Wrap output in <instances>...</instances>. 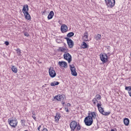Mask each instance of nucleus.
Returning a JSON list of instances; mask_svg holds the SVG:
<instances>
[{"instance_id": "nucleus-1", "label": "nucleus", "mask_w": 131, "mask_h": 131, "mask_svg": "<svg viewBox=\"0 0 131 131\" xmlns=\"http://www.w3.org/2000/svg\"><path fill=\"white\" fill-rule=\"evenodd\" d=\"M96 117H97V114L95 112L89 113L88 116L86 117L84 120L85 125L87 126H91L94 122L93 119H96Z\"/></svg>"}, {"instance_id": "nucleus-2", "label": "nucleus", "mask_w": 131, "mask_h": 131, "mask_svg": "<svg viewBox=\"0 0 131 131\" xmlns=\"http://www.w3.org/2000/svg\"><path fill=\"white\" fill-rule=\"evenodd\" d=\"M70 126L73 131H74L75 129L76 131H79L81 129L80 125L77 124V122L75 121H72L70 123Z\"/></svg>"}, {"instance_id": "nucleus-3", "label": "nucleus", "mask_w": 131, "mask_h": 131, "mask_svg": "<svg viewBox=\"0 0 131 131\" xmlns=\"http://www.w3.org/2000/svg\"><path fill=\"white\" fill-rule=\"evenodd\" d=\"M9 124L12 127H16L18 125V121L16 118H12L11 120L8 119Z\"/></svg>"}, {"instance_id": "nucleus-4", "label": "nucleus", "mask_w": 131, "mask_h": 131, "mask_svg": "<svg viewBox=\"0 0 131 131\" xmlns=\"http://www.w3.org/2000/svg\"><path fill=\"white\" fill-rule=\"evenodd\" d=\"M97 106L98 109L100 113H101L103 115H109V113H105L104 111V109H103L102 108V107H101L102 103L101 102V101H99V103H97Z\"/></svg>"}, {"instance_id": "nucleus-5", "label": "nucleus", "mask_w": 131, "mask_h": 131, "mask_svg": "<svg viewBox=\"0 0 131 131\" xmlns=\"http://www.w3.org/2000/svg\"><path fill=\"white\" fill-rule=\"evenodd\" d=\"M100 59L103 64L107 63L108 61V55L105 53L101 54L100 55Z\"/></svg>"}, {"instance_id": "nucleus-6", "label": "nucleus", "mask_w": 131, "mask_h": 131, "mask_svg": "<svg viewBox=\"0 0 131 131\" xmlns=\"http://www.w3.org/2000/svg\"><path fill=\"white\" fill-rule=\"evenodd\" d=\"M105 3L108 8H113L115 6V0H105Z\"/></svg>"}, {"instance_id": "nucleus-7", "label": "nucleus", "mask_w": 131, "mask_h": 131, "mask_svg": "<svg viewBox=\"0 0 131 131\" xmlns=\"http://www.w3.org/2000/svg\"><path fill=\"white\" fill-rule=\"evenodd\" d=\"M63 58L65 60L68 61V63H71V61H72V57H71V55L68 52H66L63 55Z\"/></svg>"}, {"instance_id": "nucleus-8", "label": "nucleus", "mask_w": 131, "mask_h": 131, "mask_svg": "<svg viewBox=\"0 0 131 131\" xmlns=\"http://www.w3.org/2000/svg\"><path fill=\"white\" fill-rule=\"evenodd\" d=\"M70 67L72 75L73 76H77V72H76V69L74 67V66L70 65Z\"/></svg>"}, {"instance_id": "nucleus-9", "label": "nucleus", "mask_w": 131, "mask_h": 131, "mask_svg": "<svg viewBox=\"0 0 131 131\" xmlns=\"http://www.w3.org/2000/svg\"><path fill=\"white\" fill-rule=\"evenodd\" d=\"M49 75L51 76V77H55L57 74H56V72L55 70H54V68L53 67H50L49 70Z\"/></svg>"}, {"instance_id": "nucleus-10", "label": "nucleus", "mask_w": 131, "mask_h": 131, "mask_svg": "<svg viewBox=\"0 0 131 131\" xmlns=\"http://www.w3.org/2000/svg\"><path fill=\"white\" fill-rule=\"evenodd\" d=\"M60 30L62 33H65V32L68 31V27L65 24L62 25L60 28Z\"/></svg>"}, {"instance_id": "nucleus-11", "label": "nucleus", "mask_w": 131, "mask_h": 131, "mask_svg": "<svg viewBox=\"0 0 131 131\" xmlns=\"http://www.w3.org/2000/svg\"><path fill=\"white\" fill-rule=\"evenodd\" d=\"M66 39H67L68 45L71 49V48H73V46H74V43H73V41L71 40V39H69V38H66Z\"/></svg>"}, {"instance_id": "nucleus-12", "label": "nucleus", "mask_w": 131, "mask_h": 131, "mask_svg": "<svg viewBox=\"0 0 131 131\" xmlns=\"http://www.w3.org/2000/svg\"><path fill=\"white\" fill-rule=\"evenodd\" d=\"M58 52H60L61 53H68V49L66 47H59L58 48Z\"/></svg>"}, {"instance_id": "nucleus-13", "label": "nucleus", "mask_w": 131, "mask_h": 131, "mask_svg": "<svg viewBox=\"0 0 131 131\" xmlns=\"http://www.w3.org/2000/svg\"><path fill=\"white\" fill-rule=\"evenodd\" d=\"M28 11H29V8L28 7V5H24L22 9V12L23 14H25L26 13H28Z\"/></svg>"}, {"instance_id": "nucleus-14", "label": "nucleus", "mask_w": 131, "mask_h": 131, "mask_svg": "<svg viewBox=\"0 0 131 131\" xmlns=\"http://www.w3.org/2000/svg\"><path fill=\"white\" fill-rule=\"evenodd\" d=\"M64 95H59L56 96L54 97V99H56L57 101H63V100H64Z\"/></svg>"}, {"instance_id": "nucleus-15", "label": "nucleus", "mask_w": 131, "mask_h": 131, "mask_svg": "<svg viewBox=\"0 0 131 131\" xmlns=\"http://www.w3.org/2000/svg\"><path fill=\"white\" fill-rule=\"evenodd\" d=\"M89 33H88V32H85L84 33V35L83 36V41H89Z\"/></svg>"}, {"instance_id": "nucleus-16", "label": "nucleus", "mask_w": 131, "mask_h": 131, "mask_svg": "<svg viewBox=\"0 0 131 131\" xmlns=\"http://www.w3.org/2000/svg\"><path fill=\"white\" fill-rule=\"evenodd\" d=\"M60 118H61V116H60V114L59 113H56V115L54 117L55 121L56 123H58L59 122V119H60Z\"/></svg>"}, {"instance_id": "nucleus-17", "label": "nucleus", "mask_w": 131, "mask_h": 131, "mask_svg": "<svg viewBox=\"0 0 131 131\" xmlns=\"http://www.w3.org/2000/svg\"><path fill=\"white\" fill-rule=\"evenodd\" d=\"M58 64L61 67H63L64 68H65V67H67V62L65 61H59L58 62Z\"/></svg>"}, {"instance_id": "nucleus-18", "label": "nucleus", "mask_w": 131, "mask_h": 131, "mask_svg": "<svg viewBox=\"0 0 131 131\" xmlns=\"http://www.w3.org/2000/svg\"><path fill=\"white\" fill-rule=\"evenodd\" d=\"M25 18L27 20H29V21L31 20V16H30V14L28 12H26V13H24Z\"/></svg>"}, {"instance_id": "nucleus-19", "label": "nucleus", "mask_w": 131, "mask_h": 131, "mask_svg": "<svg viewBox=\"0 0 131 131\" xmlns=\"http://www.w3.org/2000/svg\"><path fill=\"white\" fill-rule=\"evenodd\" d=\"M54 11H51L49 13V14L48 16V19L49 20H51V19H52V18H53V17H54Z\"/></svg>"}, {"instance_id": "nucleus-20", "label": "nucleus", "mask_w": 131, "mask_h": 131, "mask_svg": "<svg viewBox=\"0 0 131 131\" xmlns=\"http://www.w3.org/2000/svg\"><path fill=\"white\" fill-rule=\"evenodd\" d=\"M81 48L82 49H89V45L84 41L82 42Z\"/></svg>"}, {"instance_id": "nucleus-21", "label": "nucleus", "mask_w": 131, "mask_h": 131, "mask_svg": "<svg viewBox=\"0 0 131 131\" xmlns=\"http://www.w3.org/2000/svg\"><path fill=\"white\" fill-rule=\"evenodd\" d=\"M124 123L126 126H127L129 124V120L128 119V118H126L124 119Z\"/></svg>"}, {"instance_id": "nucleus-22", "label": "nucleus", "mask_w": 131, "mask_h": 131, "mask_svg": "<svg viewBox=\"0 0 131 131\" xmlns=\"http://www.w3.org/2000/svg\"><path fill=\"white\" fill-rule=\"evenodd\" d=\"M125 90H126V91H128V93L129 94V95L130 96V97H131V86H126L125 88Z\"/></svg>"}, {"instance_id": "nucleus-23", "label": "nucleus", "mask_w": 131, "mask_h": 131, "mask_svg": "<svg viewBox=\"0 0 131 131\" xmlns=\"http://www.w3.org/2000/svg\"><path fill=\"white\" fill-rule=\"evenodd\" d=\"M11 69L14 73H17L18 72V69L15 66H13Z\"/></svg>"}, {"instance_id": "nucleus-24", "label": "nucleus", "mask_w": 131, "mask_h": 131, "mask_svg": "<svg viewBox=\"0 0 131 131\" xmlns=\"http://www.w3.org/2000/svg\"><path fill=\"white\" fill-rule=\"evenodd\" d=\"M58 84H59V82L58 81H54L51 83V86H55V85H58Z\"/></svg>"}, {"instance_id": "nucleus-25", "label": "nucleus", "mask_w": 131, "mask_h": 131, "mask_svg": "<svg viewBox=\"0 0 131 131\" xmlns=\"http://www.w3.org/2000/svg\"><path fill=\"white\" fill-rule=\"evenodd\" d=\"M95 39L96 40H101V34H98L95 37Z\"/></svg>"}, {"instance_id": "nucleus-26", "label": "nucleus", "mask_w": 131, "mask_h": 131, "mask_svg": "<svg viewBox=\"0 0 131 131\" xmlns=\"http://www.w3.org/2000/svg\"><path fill=\"white\" fill-rule=\"evenodd\" d=\"M95 99L97 100H101V99H102V97H101V95H99V94H97L95 96Z\"/></svg>"}, {"instance_id": "nucleus-27", "label": "nucleus", "mask_w": 131, "mask_h": 131, "mask_svg": "<svg viewBox=\"0 0 131 131\" xmlns=\"http://www.w3.org/2000/svg\"><path fill=\"white\" fill-rule=\"evenodd\" d=\"M73 35H74V33L73 32H70L67 34L68 37H72V36H73Z\"/></svg>"}, {"instance_id": "nucleus-28", "label": "nucleus", "mask_w": 131, "mask_h": 131, "mask_svg": "<svg viewBox=\"0 0 131 131\" xmlns=\"http://www.w3.org/2000/svg\"><path fill=\"white\" fill-rule=\"evenodd\" d=\"M94 105H97V103H98V100L96 98H94L92 100Z\"/></svg>"}, {"instance_id": "nucleus-29", "label": "nucleus", "mask_w": 131, "mask_h": 131, "mask_svg": "<svg viewBox=\"0 0 131 131\" xmlns=\"http://www.w3.org/2000/svg\"><path fill=\"white\" fill-rule=\"evenodd\" d=\"M17 51V53L18 54V56H20L21 55V50H20V49H17L16 50Z\"/></svg>"}, {"instance_id": "nucleus-30", "label": "nucleus", "mask_w": 131, "mask_h": 131, "mask_svg": "<svg viewBox=\"0 0 131 131\" xmlns=\"http://www.w3.org/2000/svg\"><path fill=\"white\" fill-rule=\"evenodd\" d=\"M5 43L6 46H9V43L8 41H5Z\"/></svg>"}, {"instance_id": "nucleus-31", "label": "nucleus", "mask_w": 131, "mask_h": 131, "mask_svg": "<svg viewBox=\"0 0 131 131\" xmlns=\"http://www.w3.org/2000/svg\"><path fill=\"white\" fill-rule=\"evenodd\" d=\"M65 111L66 112H69V110H68V107H66L65 108Z\"/></svg>"}, {"instance_id": "nucleus-32", "label": "nucleus", "mask_w": 131, "mask_h": 131, "mask_svg": "<svg viewBox=\"0 0 131 131\" xmlns=\"http://www.w3.org/2000/svg\"><path fill=\"white\" fill-rule=\"evenodd\" d=\"M24 35H25V36H29V34L27 33H25L24 34Z\"/></svg>"}, {"instance_id": "nucleus-33", "label": "nucleus", "mask_w": 131, "mask_h": 131, "mask_svg": "<svg viewBox=\"0 0 131 131\" xmlns=\"http://www.w3.org/2000/svg\"><path fill=\"white\" fill-rule=\"evenodd\" d=\"M32 117L33 118V119H34L35 120L36 119V117L34 116H32Z\"/></svg>"}, {"instance_id": "nucleus-34", "label": "nucleus", "mask_w": 131, "mask_h": 131, "mask_svg": "<svg viewBox=\"0 0 131 131\" xmlns=\"http://www.w3.org/2000/svg\"><path fill=\"white\" fill-rule=\"evenodd\" d=\"M40 127H41V126H39L38 127V130H39L40 129Z\"/></svg>"}, {"instance_id": "nucleus-35", "label": "nucleus", "mask_w": 131, "mask_h": 131, "mask_svg": "<svg viewBox=\"0 0 131 131\" xmlns=\"http://www.w3.org/2000/svg\"><path fill=\"white\" fill-rule=\"evenodd\" d=\"M42 131H48V129L47 128H43Z\"/></svg>"}, {"instance_id": "nucleus-36", "label": "nucleus", "mask_w": 131, "mask_h": 131, "mask_svg": "<svg viewBox=\"0 0 131 131\" xmlns=\"http://www.w3.org/2000/svg\"><path fill=\"white\" fill-rule=\"evenodd\" d=\"M21 123H23V122H25V120H21Z\"/></svg>"}, {"instance_id": "nucleus-37", "label": "nucleus", "mask_w": 131, "mask_h": 131, "mask_svg": "<svg viewBox=\"0 0 131 131\" xmlns=\"http://www.w3.org/2000/svg\"><path fill=\"white\" fill-rule=\"evenodd\" d=\"M62 105H65V102H62Z\"/></svg>"}, {"instance_id": "nucleus-38", "label": "nucleus", "mask_w": 131, "mask_h": 131, "mask_svg": "<svg viewBox=\"0 0 131 131\" xmlns=\"http://www.w3.org/2000/svg\"><path fill=\"white\" fill-rule=\"evenodd\" d=\"M111 131H115V130H114V129H112Z\"/></svg>"}, {"instance_id": "nucleus-39", "label": "nucleus", "mask_w": 131, "mask_h": 131, "mask_svg": "<svg viewBox=\"0 0 131 131\" xmlns=\"http://www.w3.org/2000/svg\"><path fill=\"white\" fill-rule=\"evenodd\" d=\"M68 105H69V106H70V103H68Z\"/></svg>"}, {"instance_id": "nucleus-40", "label": "nucleus", "mask_w": 131, "mask_h": 131, "mask_svg": "<svg viewBox=\"0 0 131 131\" xmlns=\"http://www.w3.org/2000/svg\"><path fill=\"white\" fill-rule=\"evenodd\" d=\"M32 114H33V115H34V113H32Z\"/></svg>"}]
</instances>
